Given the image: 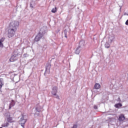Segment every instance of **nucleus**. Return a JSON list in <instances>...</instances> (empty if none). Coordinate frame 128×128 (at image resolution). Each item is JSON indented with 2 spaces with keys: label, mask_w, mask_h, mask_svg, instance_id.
Instances as JSON below:
<instances>
[{
  "label": "nucleus",
  "mask_w": 128,
  "mask_h": 128,
  "mask_svg": "<svg viewBox=\"0 0 128 128\" xmlns=\"http://www.w3.org/2000/svg\"><path fill=\"white\" fill-rule=\"evenodd\" d=\"M20 26V23L18 22V21H12L11 23L10 24L9 28L16 29V30H17V28Z\"/></svg>",
  "instance_id": "f257e3e1"
},
{
  "label": "nucleus",
  "mask_w": 128,
  "mask_h": 128,
  "mask_svg": "<svg viewBox=\"0 0 128 128\" xmlns=\"http://www.w3.org/2000/svg\"><path fill=\"white\" fill-rule=\"evenodd\" d=\"M16 31V28H9V30H8V38H12V36H14Z\"/></svg>",
  "instance_id": "f03ea898"
},
{
  "label": "nucleus",
  "mask_w": 128,
  "mask_h": 128,
  "mask_svg": "<svg viewBox=\"0 0 128 128\" xmlns=\"http://www.w3.org/2000/svg\"><path fill=\"white\" fill-rule=\"evenodd\" d=\"M27 120L24 119V118L22 117L20 118V120H19V124L23 128H24L25 124Z\"/></svg>",
  "instance_id": "7ed1b4c3"
},
{
  "label": "nucleus",
  "mask_w": 128,
  "mask_h": 128,
  "mask_svg": "<svg viewBox=\"0 0 128 128\" xmlns=\"http://www.w3.org/2000/svg\"><path fill=\"white\" fill-rule=\"evenodd\" d=\"M43 35L40 32H39L38 35L35 37V41L38 42L42 38Z\"/></svg>",
  "instance_id": "20e7f679"
},
{
  "label": "nucleus",
  "mask_w": 128,
  "mask_h": 128,
  "mask_svg": "<svg viewBox=\"0 0 128 128\" xmlns=\"http://www.w3.org/2000/svg\"><path fill=\"white\" fill-rule=\"evenodd\" d=\"M18 56V53L16 52V55H12V57L10 59V62H14L16 60V57Z\"/></svg>",
  "instance_id": "39448f33"
},
{
  "label": "nucleus",
  "mask_w": 128,
  "mask_h": 128,
  "mask_svg": "<svg viewBox=\"0 0 128 128\" xmlns=\"http://www.w3.org/2000/svg\"><path fill=\"white\" fill-rule=\"evenodd\" d=\"M58 92V87L56 86H54L53 88H52V94H53L54 96H56V94Z\"/></svg>",
  "instance_id": "423d86ee"
},
{
  "label": "nucleus",
  "mask_w": 128,
  "mask_h": 128,
  "mask_svg": "<svg viewBox=\"0 0 128 128\" xmlns=\"http://www.w3.org/2000/svg\"><path fill=\"white\" fill-rule=\"evenodd\" d=\"M7 120L8 122H14V120H13L12 117L10 116V114H9V116H7Z\"/></svg>",
  "instance_id": "0eeeda50"
},
{
  "label": "nucleus",
  "mask_w": 128,
  "mask_h": 128,
  "mask_svg": "<svg viewBox=\"0 0 128 128\" xmlns=\"http://www.w3.org/2000/svg\"><path fill=\"white\" fill-rule=\"evenodd\" d=\"M125 116H124V114H121L120 115L119 117H118V120L120 122H124L125 120Z\"/></svg>",
  "instance_id": "6e6552de"
},
{
  "label": "nucleus",
  "mask_w": 128,
  "mask_h": 128,
  "mask_svg": "<svg viewBox=\"0 0 128 128\" xmlns=\"http://www.w3.org/2000/svg\"><path fill=\"white\" fill-rule=\"evenodd\" d=\"M4 86V82L3 78H0V92L2 90V86Z\"/></svg>",
  "instance_id": "1a4fd4ad"
},
{
  "label": "nucleus",
  "mask_w": 128,
  "mask_h": 128,
  "mask_svg": "<svg viewBox=\"0 0 128 128\" xmlns=\"http://www.w3.org/2000/svg\"><path fill=\"white\" fill-rule=\"evenodd\" d=\"M5 38H2L0 39V48H3L4 47V44L2 42L4 41Z\"/></svg>",
  "instance_id": "9d476101"
},
{
  "label": "nucleus",
  "mask_w": 128,
  "mask_h": 128,
  "mask_svg": "<svg viewBox=\"0 0 128 128\" xmlns=\"http://www.w3.org/2000/svg\"><path fill=\"white\" fill-rule=\"evenodd\" d=\"M100 88V84L96 83L94 85V88L96 90H98Z\"/></svg>",
  "instance_id": "9b49d317"
},
{
  "label": "nucleus",
  "mask_w": 128,
  "mask_h": 128,
  "mask_svg": "<svg viewBox=\"0 0 128 128\" xmlns=\"http://www.w3.org/2000/svg\"><path fill=\"white\" fill-rule=\"evenodd\" d=\"M36 111L37 112H40V111H41V107H40V106H39V104H38L36 106Z\"/></svg>",
  "instance_id": "f8f14e48"
},
{
  "label": "nucleus",
  "mask_w": 128,
  "mask_h": 128,
  "mask_svg": "<svg viewBox=\"0 0 128 128\" xmlns=\"http://www.w3.org/2000/svg\"><path fill=\"white\" fill-rule=\"evenodd\" d=\"M122 106L121 104H116L114 105V107L116 108H118L122 107Z\"/></svg>",
  "instance_id": "ddd939ff"
},
{
  "label": "nucleus",
  "mask_w": 128,
  "mask_h": 128,
  "mask_svg": "<svg viewBox=\"0 0 128 128\" xmlns=\"http://www.w3.org/2000/svg\"><path fill=\"white\" fill-rule=\"evenodd\" d=\"M56 12H57V8H56V7H55L54 8H53L52 10V13H56Z\"/></svg>",
  "instance_id": "4468645a"
},
{
  "label": "nucleus",
  "mask_w": 128,
  "mask_h": 128,
  "mask_svg": "<svg viewBox=\"0 0 128 128\" xmlns=\"http://www.w3.org/2000/svg\"><path fill=\"white\" fill-rule=\"evenodd\" d=\"M67 32H68V30H64V37L65 38H68V36H67Z\"/></svg>",
  "instance_id": "2eb2a0df"
},
{
  "label": "nucleus",
  "mask_w": 128,
  "mask_h": 128,
  "mask_svg": "<svg viewBox=\"0 0 128 128\" xmlns=\"http://www.w3.org/2000/svg\"><path fill=\"white\" fill-rule=\"evenodd\" d=\"M110 44L106 42V44H105V48H110Z\"/></svg>",
  "instance_id": "dca6fc26"
},
{
  "label": "nucleus",
  "mask_w": 128,
  "mask_h": 128,
  "mask_svg": "<svg viewBox=\"0 0 128 128\" xmlns=\"http://www.w3.org/2000/svg\"><path fill=\"white\" fill-rule=\"evenodd\" d=\"M75 53L77 54H80V51L78 50V49H76Z\"/></svg>",
  "instance_id": "f3484780"
},
{
  "label": "nucleus",
  "mask_w": 128,
  "mask_h": 128,
  "mask_svg": "<svg viewBox=\"0 0 128 128\" xmlns=\"http://www.w3.org/2000/svg\"><path fill=\"white\" fill-rule=\"evenodd\" d=\"M72 128H78V125L74 124L73 127H72Z\"/></svg>",
  "instance_id": "a211bd4d"
},
{
  "label": "nucleus",
  "mask_w": 128,
  "mask_h": 128,
  "mask_svg": "<svg viewBox=\"0 0 128 128\" xmlns=\"http://www.w3.org/2000/svg\"><path fill=\"white\" fill-rule=\"evenodd\" d=\"M16 53H18V52H13V54H12V56L16 55Z\"/></svg>",
  "instance_id": "6ab92c4d"
},
{
  "label": "nucleus",
  "mask_w": 128,
  "mask_h": 128,
  "mask_svg": "<svg viewBox=\"0 0 128 128\" xmlns=\"http://www.w3.org/2000/svg\"><path fill=\"white\" fill-rule=\"evenodd\" d=\"M94 108L96 109V110H97L98 109V106H94Z\"/></svg>",
  "instance_id": "aec40b11"
},
{
  "label": "nucleus",
  "mask_w": 128,
  "mask_h": 128,
  "mask_svg": "<svg viewBox=\"0 0 128 128\" xmlns=\"http://www.w3.org/2000/svg\"><path fill=\"white\" fill-rule=\"evenodd\" d=\"M126 24L128 26V20L126 21Z\"/></svg>",
  "instance_id": "412c9836"
},
{
  "label": "nucleus",
  "mask_w": 128,
  "mask_h": 128,
  "mask_svg": "<svg viewBox=\"0 0 128 128\" xmlns=\"http://www.w3.org/2000/svg\"><path fill=\"white\" fill-rule=\"evenodd\" d=\"M8 124L7 123V124H5V126H8Z\"/></svg>",
  "instance_id": "4be33fe9"
},
{
  "label": "nucleus",
  "mask_w": 128,
  "mask_h": 128,
  "mask_svg": "<svg viewBox=\"0 0 128 128\" xmlns=\"http://www.w3.org/2000/svg\"><path fill=\"white\" fill-rule=\"evenodd\" d=\"M11 108V106L10 105L9 106V109H10Z\"/></svg>",
  "instance_id": "5701e85b"
},
{
  "label": "nucleus",
  "mask_w": 128,
  "mask_h": 128,
  "mask_svg": "<svg viewBox=\"0 0 128 128\" xmlns=\"http://www.w3.org/2000/svg\"><path fill=\"white\" fill-rule=\"evenodd\" d=\"M56 98H60L59 96H56Z\"/></svg>",
  "instance_id": "b1692460"
},
{
  "label": "nucleus",
  "mask_w": 128,
  "mask_h": 128,
  "mask_svg": "<svg viewBox=\"0 0 128 128\" xmlns=\"http://www.w3.org/2000/svg\"><path fill=\"white\" fill-rule=\"evenodd\" d=\"M0 128H2L0 127Z\"/></svg>",
  "instance_id": "393cba45"
}]
</instances>
